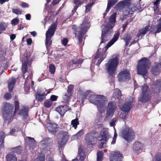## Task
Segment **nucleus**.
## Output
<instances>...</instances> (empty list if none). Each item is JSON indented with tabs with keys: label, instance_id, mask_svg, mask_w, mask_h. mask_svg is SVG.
I'll return each mask as SVG.
<instances>
[{
	"label": "nucleus",
	"instance_id": "4468645a",
	"mask_svg": "<svg viewBox=\"0 0 161 161\" xmlns=\"http://www.w3.org/2000/svg\"><path fill=\"white\" fill-rule=\"evenodd\" d=\"M151 88L153 89L155 93V95H159L158 100L157 101L158 102L161 100V79L157 80L151 85Z\"/></svg>",
	"mask_w": 161,
	"mask_h": 161
},
{
	"label": "nucleus",
	"instance_id": "0e129e2a",
	"mask_svg": "<svg viewBox=\"0 0 161 161\" xmlns=\"http://www.w3.org/2000/svg\"><path fill=\"white\" fill-rule=\"evenodd\" d=\"M68 40L66 38H64L61 41L62 44L64 46H66L68 42Z\"/></svg>",
	"mask_w": 161,
	"mask_h": 161
},
{
	"label": "nucleus",
	"instance_id": "0eeeda50",
	"mask_svg": "<svg viewBox=\"0 0 161 161\" xmlns=\"http://www.w3.org/2000/svg\"><path fill=\"white\" fill-rule=\"evenodd\" d=\"M57 26L56 24H53L46 32L45 44L47 48L52 44V41L51 39L55 33Z\"/></svg>",
	"mask_w": 161,
	"mask_h": 161
},
{
	"label": "nucleus",
	"instance_id": "f704fd0d",
	"mask_svg": "<svg viewBox=\"0 0 161 161\" xmlns=\"http://www.w3.org/2000/svg\"><path fill=\"white\" fill-rule=\"evenodd\" d=\"M16 81L15 79L14 78H12L9 80L8 84V87L9 91L12 92L15 85Z\"/></svg>",
	"mask_w": 161,
	"mask_h": 161
},
{
	"label": "nucleus",
	"instance_id": "2eb2a0df",
	"mask_svg": "<svg viewBox=\"0 0 161 161\" xmlns=\"http://www.w3.org/2000/svg\"><path fill=\"white\" fill-rule=\"evenodd\" d=\"M102 27L103 29L102 30V40L100 42L101 44L104 43L109 40L111 37L112 33L111 31V29H109L108 27L103 26Z\"/></svg>",
	"mask_w": 161,
	"mask_h": 161
},
{
	"label": "nucleus",
	"instance_id": "1a4fd4ad",
	"mask_svg": "<svg viewBox=\"0 0 161 161\" xmlns=\"http://www.w3.org/2000/svg\"><path fill=\"white\" fill-rule=\"evenodd\" d=\"M32 61V58L31 57L30 54L25 53L24 57L22 58V70L23 73V76L25 78L26 74L27 73V66L28 65H30Z\"/></svg>",
	"mask_w": 161,
	"mask_h": 161
},
{
	"label": "nucleus",
	"instance_id": "aec40b11",
	"mask_svg": "<svg viewBox=\"0 0 161 161\" xmlns=\"http://www.w3.org/2000/svg\"><path fill=\"white\" fill-rule=\"evenodd\" d=\"M133 102L132 99V100L126 101L120 107L121 110L125 113H128L133 107Z\"/></svg>",
	"mask_w": 161,
	"mask_h": 161
},
{
	"label": "nucleus",
	"instance_id": "7ed1b4c3",
	"mask_svg": "<svg viewBox=\"0 0 161 161\" xmlns=\"http://www.w3.org/2000/svg\"><path fill=\"white\" fill-rule=\"evenodd\" d=\"M90 22L89 18L88 17H86L82 23L80 27L77 28L75 35L78 37V43L79 44L81 43L82 41V36L90 27Z\"/></svg>",
	"mask_w": 161,
	"mask_h": 161
},
{
	"label": "nucleus",
	"instance_id": "13d9d810",
	"mask_svg": "<svg viewBox=\"0 0 161 161\" xmlns=\"http://www.w3.org/2000/svg\"><path fill=\"white\" fill-rule=\"evenodd\" d=\"M93 3L94 2L92 3H90V4L86 5V6L85 10V12L86 13H88L89 12L91 7L92 6Z\"/></svg>",
	"mask_w": 161,
	"mask_h": 161
},
{
	"label": "nucleus",
	"instance_id": "ddd939ff",
	"mask_svg": "<svg viewBox=\"0 0 161 161\" xmlns=\"http://www.w3.org/2000/svg\"><path fill=\"white\" fill-rule=\"evenodd\" d=\"M117 108V106L115 102H109L108 103L105 118L107 119L111 118L114 115Z\"/></svg>",
	"mask_w": 161,
	"mask_h": 161
},
{
	"label": "nucleus",
	"instance_id": "c03bdc74",
	"mask_svg": "<svg viewBox=\"0 0 161 161\" xmlns=\"http://www.w3.org/2000/svg\"><path fill=\"white\" fill-rule=\"evenodd\" d=\"M97 161H102L103 153L102 151H99L97 153Z\"/></svg>",
	"mask_w": 161,
	"mask_h": 161
},
{
	"label": "nucleus",
	"instance_id": "dca6fc26",
	"mask_svg": "<svg viewBox=\"0 0 161 161\" xmlns=\"http://www.w3.org/2000/svg\"><path fill=\"white\" fill-rule=\"evenodd\" d=\"M118 77L120 82L128 80L131 78L130 72L128 69H124L120 71L118 75Z\"/></svg>",
	"mask_w": 161,
	"mask_h": 161
},
{
	"label": "nucleus",
	"instance_id": "de8ad7c7",
	"mask_svg": "<svg viewBox=\"0 0 161 161\" xmlns=\"http://www.w3.org/2000/svg\"><path fill=\"white\" fill-rule=\"evenodd\" d=\"M19 22V18L16 17L13 19L11 21V24L13 25H18Z\"/></svg>",
	"mask_w": 161,
	"mask_h": 161
},
{
	"label": "nucleus",
	"instance_id": "5fc2aeb1",
	"mask_svg": "<svg viewBox=\"0 0 161 161\" xmlns=\"http://www.w3.org/2000/svg\"><path fill=\"white\" fill-rule=\"evenodd\" d=\"M2 135V137L3 138V139H2V138H1V146H0V147H1V148L3 147L4 146V145H3V143H4V138L5 137V133L3 132H1V135Z\"/></svg>",
	"mask_w": 161,
	"mask_h": 161
},
{
	"label": "nucleus",
	"instance_id": "e433bc0d",
	"mask_svg": "<svg viewBox=\"0 0 161 161\" xmlns=\"http://www.w3.org/2000/svg\"><path fill=\"white\" fill-rule=\"evenodd\" d=\"M78 156L79 157L81 161H83L86 158V155L80 147L79 148L78 155Z\"/></svg>",
	"mask_w": 161,
	"mask_h": 161
},
{
	"label": "nucleus",
	"instance_id": "9b49d317",
	"mask_svg": "<svg viewBox=\"0 0 161 161\" xmlns=\"http://www.w3.org/2000/svg\"><path fill=\"white\" fill-rule=\"evenodd\" d=\"M52 139L51 138H46L42 140L39 143L40 149L45 152L50 151L52 148Z\"/></svg>",
	"mask_w": 161,
	"mask_h": 161
},
{
	"label": "nucleus",
	"instance_id": "bf43d9fd",
	"mask_svg": "<svg viewBox=\"0 0 161 161\" xmlns=\"http://www.w3.org/2000/svg\"><path fill=\"white\" fill-rule=\"evenodd\" d=\"M161 31V20L159 22L157 26V29L156 31V33L160 32Z\"/></svg>",
	"mask_w": 161,
	"mask_h": 161
},
{
	"label": "nucleus",
	"instance_id": "69168bd1",
	"mask_svg": "<svg viewBox=\"0 0 161 161\" xmlns=\"http://www.w3.org/2000/svg\"><path fill=\"white\" fill-rule=\"evenodd\" d=\"M58 98L57 96L54 95H52L51 96L50 99L52 101H55L57 100Z\"/></svg>",
	"mask_w": 161,
	"mask_h": 161
},
{
	"label": "nucleus",
	"instance_id": "a878e982",
	"mask_svg": "<svg viewBox=\"0 0 161 161\" xmlns=\"http://www.w3.org/2000/svg\"><path fill=\"white\" fill-rule=\"evenodd\" d=\"M70 110V108L66 105L59 106L56 109V111L61 116H63L67 111Z\"/></svg>",
	"mask_w": 161,
	"mask_h": 161
},
{
	"label": "nucleus",
	"instance_id": "f03ea898",
	"mask_svg": "<svg viewBox=\"0 0 161 161\" xmlns=\"http://www.w3.org/2000/svg\"><path fill=\"white\" fill-rule=\"evenodd\" d=\"M119 34V32L116 33L114 35L112 39L108 42L106 46L102 48H99L95 54L94 59L92 63H95L97 60V62L96 65L99 66L102 62L106 57V52L108 48L112 46L118 39Z\"/></svg>",
	"mask_w": 161,
	"mask_h": 161
},
{
	"label": "nucleus",
	"instance_id": "680f3d73",
	"mask_svg": "<svg viewBox=\"0 0 161 161\" xmlns=\"http://www.w3.org/2000/svg\"><path fill=\"white\" fill-rule=\"evenodd\" d=\"M127 113H122L121 112L119 114V117L121 119H125L126 118Z\"/></svg>",
	"mask_w": 161,
	"mask_h": 161
},
{
	"label": "nucleus",
	"instance_id": "37998d69",
	"mask_svg": "<svg viewBox=\"0 0 161 161\" xmlns=\"http://www.w3.org/2000/svg\"><path fill=\"white\" fill-rule=\"evenodd\" d=\"M125 1H126V0H124V1L119 2L116 5V7L118 8L123 9L126 5Z\"/></svg>",
	"mask_w": 161,
	"mask_h": 161
},
{
	"label": "nucleus",
	"instance_id": "423d86ee",
	"mask_svg": "<svg viewBox=\"0 0 161 161\" xmlns=\"http://www.w3.org/2000/svg\"><path fill=\"white\" fill-rule=\"evenodd\" d=\"M119 135L128 142L131 141L135 139V132L132 129L128 126L123 128Z\"/></svg>",
	"mask_w": 161,
	"mask_h": 161
},
{
	"label": "nucleus",
	"instance_id": "6ab92c4d",
	"mask_svg": "<svg viewBox=\"0 0 161 161\" xmlns=\"http://www.w3.org/2000/svg\"><path fill=\"white\" fill-rule=\"evenodd\" d=\"M149 26L147 25L139 31L136 37L135 38V42H131V45L133 44L138 41L139 39H141L148 31Z\"/></svg>",
	"mask_w": 161,
	"mask_h": 161
},
{
	"label": "nucleus",
	"instance_id": "a19ab883",
	"mask_svg": "<svg viewBox=\"0 0 161 161\" xmlns=\"http://www.w3.org/2000/svg\"><path fill=\"white\" fill-rule=\"evenodd\" d=\"M132 37L130 35H127L126 36L125 35L123 39L125 42V46H127L130 42Z\"/></svg>",
	"mask_w": 161,
	"mask_h": 161
},
{
	"label": "nucleus",
	"instance_id": "052dcab7",
	"mask_svg": "<svg viewBox=\"0 0 161 161\" xmlns=\"http://www.w3.org/2000/svg\"><path fill=\"white\" fill-rule=\"evenodd\" d=\"M12 97V95L10 93H6L4 96V98L8 100L10 99Z\"/></svg>",
	"mask_w": 161,
	"mask_h": 161
},
{
	"label": "nucleus",
	"instance_id": "8fccbe9b",
	"mask_svg": "<svg viewBox=\"0 0 161 161\" xmlns=\"http://www.w3.org/2000/svg\"><path fill=\"white\" fill-rule=\"evenodd\" d=\"M49 71L52 74H54L55 73V67L54 65L51 64L49 66Z\"/></svg>",
	"mask_w": 161,
	"mask_h": 161
},
{
	"label": "nucleus",
	"instance_id": "7c9ffc66",
	"mask_svg": "<svg viewBox=\"0 0 161 161\" xmlns=\"http://www.w3.org/2000/svg\"><path fill=\"white\" fill-rule=\"evenodd\" d=\"M28 110V108L26 107H23L19 111V114L20 115H22L23 119H26L28 117L27 111Z\"/></svg>",
	"mask_w": 161,
	"mask_h": 161
},
{
	"label": "nucleus",
	"instance_id": "49530a36",
	"mask_svg": "<svg viewBox=\"0 0 161 161\" xmlns=\"http://www.w3.org/2000/svg\"><path fill=\"white\" fill-rule=\"evenodd\" d=\"M153 161H161V153H158L153 158Z\"/></svg>",
	"mask_w": 161,
	"mask_h": 161
},
{
	"label": "nucleus",
	"instance_id": "cd10ccee",
	"mask_svg": "<svg viewBox=\"0 0 161 161\" xmlns=\"http://www.w3.org/2000/svg\"><path fill=\"white\" fill-rule=\"evenodd\" d=\"M118 1V0H109L108 1L107 7L105 11L106 12L103 14V18H104L111 7L114 5Z\"/></svg>",
	"mask_w": 161,
	"mask_h": 161
},
{
	"label": "nucleus",
	"instance_id": "864d4df0",
	"mask_svg": "<svg viewBox=\"0 0 161 161\" xmlns=\"http://www.w3.org/2000/svg\"><path fill=\"white\" fill-rule=\"evenodd\" d=\"M44 105L47 108L50 107L53 104L52 102L49 100H47L44 102Z\"/></svg>",
	"mask_w": 161,
	"mask_h": 161
},
{
	"label": "nucleus",
	"instance_id": "4c0bfd02",
	"mask_svg": "<svg viewBox=\"0 0 161 161\" xmlns=\"http://www.w3.org/2000/svg\"><path fill=\"white\" fill-rule=\"evenodd\" d=\"M83 130H80L77 134L73 135L72 137V140H77L80 138L81 136L83 134Z\"/></svg>",
	"mask_w": 161,
	"mask_h": 161
},
{
	"label": "nucleus",
	"instance_id": "39448f33",
	"mask_svg": "<svg viewBox=\"0 0 161 161\" xmlns=\"http://www.w3.org/2000/svg\"><path fill=\"white\" fill-rule=\"evenodd\" d=\"M151 64L149 60L147 58H144L139 61L137 66V71L139 75L144 76V79L146 78L145 77L147 73V69L150 66Z\"/></svg>",
	"mask_w": 161,
	"mask_h": 161
},
{
	"label": "nucleus",
	"instance_id": "a211bd4d",
	"mask_svg": "<svg viewBox=\"0 0 161 161\" xmlns=\"http://www.w3.org/2000/svg\"><path fill=\"white\" fill-rule=\"evenodd\" d=\"M95 134L91 132L86 134L85 136V140L88 145L94 144L97 142V138L95 136Z\"/></svg>",
	"mask_w": 161,
	"mask_h": 161
},
{
	"label": "nucleus",
	"instance_id": "b1692460",
	"mask_svg": "<svg viewBox=\"0 0 161 161\" xmlns=\"http://www.w3.org/2000/svg\"><path fill=\"white\" fill-rule=\"evenodd\" d=\"M159 62L160 64L154 63V65L152 67V72L154 75L158 74L160 72V68L161 67V57L160 58Z\"/></svg>",
	"mask_w": 161,
	"mask_h": 161
},
{
	"label": "nucleus",
	"instance_id": "f3484780",
	"mask_svg": "<svg viewBox=\"0 0 161 161\" xmlns=\"http://www.w3.org/2000/svg\"><path fill=\"white\" fill-rule=\"evenodd\" d=\"M57 137L58 144L62 146H64L67 142L68 138L67 132L64 131H60L58 134Z\"/></svg>",
	"mask_w": 161,
	"mask_h": 161
},
{
	"label": "nucleus",
	"instance_id": "bb28decb",
	"mask_svg": "<svg viewBox=\"0 0 161 161\" xmlns=\"http://www.w3.org/2000/svg\"><path fill=\"white\" fill-rule=\"evenodd\" d=\"M116 119L115 118H113L111 120L110 123V125L111 126H114V136L113 139V140L112 142H111V144L113 145L115 144L116 142V140L117 139V134L116 133V129L114 127V126L115 125V123L116 122Z\"/></svg>",
	"mask_w": 161,
	"mask_h": 161
},
{
	"label": "nucleus",
	"instance_id": "f257e3e1",
	"mask_svg": "<svg viewBox=\"0 0 161 161\" xmlns=\"http://www.w3.org/2000/svg\"><path fill=\"white\" fill-rule=\"evenodd\" d=\"M82 96L83 99L89 97V101L97 106L100 115L102 117L104 116L106 103L108 101V99L102 95H95L90 91H87Z\"/></svg>",
	"mask_w": 161,
	"mask_h": 161
},
{
	"label": "nucleus",
	"instance_id": "5701e85b",
	"mask_svg": "<svg viewBox=\"0 0 161 161\" xmlns=\"http://www.w3.org/2000/svg\"><path fill=\"white\" fill-rule=\"evenodd\" d=\"M100 136L99 138L101 137V139L105 141H107L110 137V135L108 132V129L103 128L100 132Z\"/></svg>",
	"mask_w": 161,
	"mask_h": 161
},
{
	"label": "nucleus",
	"instance_id": "ea45409f",
	"mask_svg": "<svg viewBox=\"0 0 161 161\" xmlns=\"http://www.w3.org/2000/svg\"><path fill=\"white\" fill-rule=\"evenodd\" d=\"M36 98L38 101L41 102L45 98V97L43 93H37L36 95Z\"/></svg>",
	"mask_w": 161,
	"mask_h": 161
},
{
	"label": "nucleus",
	"instance_id": "58836bf2",
	"mask_svg": "<svg viewBox=\"0 0 161 161\" xmlns=\"http://www.w3.org/2000/svg\"><path fill=\"white\" fill-rule=\"evenodd\" d=\"M122 96V94L120 91L118 89H116L114 91L113 97L114 98L119 99Z\"/></svg>",
	"mask_w": 161,
	"mask_h": 161
},
{
	"label": "nucleus",
	"instance_id": "393cba45",
	"mask_svg": "<svg viewBox=\"0 0 161 161\" xmlns=\"http://www.w3.org/2000/svg\"><path fill=\"white\" fill-rule=\"evenodd\" d=\"M116 15V13H114L112 14L109 18V24H107L106 25H103V26L108 27V28L109 29H111L114 26V24L115 23Z\"/></svg>",
	"mask_w": 161,
	"mask_h": 161
},
{
	"label": "nucleus",
	"instance_id": "6e6552de",
	"mask_svg": "<svg viewBox=\"0 0 161 161\" xmlns=\"http://www.w3.org/2000/svg\"><path fill=\"white\" fill-rule=\"evenodd\" d=\"M148 90L149 87L147 85H144L142 87L140 96L139 98V100L140 102L145 103L149 101L151 94Z\"/></svg>",
	"mask_w": 161,
	"mask_h": 161
},
{
	"label": "nucleus",
	"instance_id": "2f4dec72",
	"mask_svg": "<svg viewBox=\"0 0 161 161\" xmlns=\"http://www.w3.org/2000/svg\"><path fill=\"white\" fill-rule=\"evenodd\" d=\"M83 2L84 0H74V3L76 5L72 11L73 14L75 12L78 7L83 3Z\"/></svg>",
	"mask_w": 161,
	"mask_h": 161
},
{
	"label": "nucleus",
	"instance_id": "c9c22d12",
	"mask_svg": "<svg viewBox=\"0 0 161 161\" xmlns=\"http://www.w3.org/2000/svg\"><path fill=\"white\" fill-rule=\"evenodd\" d=\"M25 139L28 142L29 144L30 147H32L35 146L36 141L34 138L29 137H26Z\"/></svg>",
	"mask_w": 161,
	"mask_h": 161
},
{
	"label": "nucleus",
	"instance_id": "603ef678",
	"mask_svg": "<svg viewBox=\"0 0 161 161\" xmlns=\"http://www.w3.org/2000/svg\"><path fill=\"white\" fill-rule=\"evenodd\" d=\"M103 140H101V139L99 140L98 147L100 148L106 147V143L102 142Z\"/></svg>",
	"mask_w": 161,
	"mask_h": 161
},
{
	"label": "nucleus",
	"instance_id": "4be33fe9",
	"mask_svg": "<svg viewBox=\"0 0 161 161\" xmlns=\"http://www.w3.org/2000/svg\"><path fill=\"white\" fill-rule=\"evenodd\" d=\"M161 0H156L154 3V6L153 7L154 11V17L159 19H161V12L159 11V4Z\"/></svg>",
	"mask_w": 161,
	"mask_h": 161
},
{
	"label": "nucleus",
	"instance_id": "a18cd8bd",
	"mask_svg": "<svg viewBox=\"0 0 161 161\" xmlns=\"http://www.w3.org/2000/svg\"><path fill=\"white\" fill-rule=\"evenodd\" d=\"M78 120V118H76L71 121V124L72 125V127H74L75 129L77 128V125L79 124Z\"/></svg>",
	"mask_w": 161,
	"mask_h": 161
},
{
	"label": "nucleus",
	"instance_id": "72a5a7b5",
	"mask_svg": "<svg viewBox=\"0 0 161 161\" xmlns=\"http://www.w3.org/2000/svg\"><path fill=\"white\" fill-rule=\"evenodd\" d=\"M143 147V144L139 142H135L133 146V148L135 150L138 152H140L142 151Z\"/></svg>",
	"mask_w": 161,
	"mask_h": 161
},
{
	"label": "nucleus",
	"instance_id": "338daca9",
	"mask_svg": "<svg viewBox=\"0 0 161 161\" xmlns=\"http://www.w3.org/2000/svg\"><path fill=\"white\" fill-rule=\"evenodd\" d=\"M21 5L23 8H28L29 7V5L27 3L24 2L21 3Z\"/></svg>",
	"mask_w": 161,
	"mask_h": 161
},
{
	"label": "nucleus",
	"instance_id": "6e6d98bb",
	"mask_svg": "<svg viewBox=\"0 0 161 161\" xmlns=\"http://www.w3.org/2000/svg\"><path fill=\"white\" fill-rule=\"evenodd\" d=\"M45 161V155L44 154H41L40 156H39L36 158L35 161Z\"/></svg>",
	"mask_w": 161,
	"mask_h": 161
},
{
	"label": "nucleus",
	"instance_id": "774afa93",
	"mask_svg": "<svg viewBox=\"0 0 161 161\" xmlns=\"http://www.w3.org/2000/svg\"><path fill=\"white\" fill-rule=\"evenodd\" d=\"M155 25H152L150 28V27L149 26L148 31H153L155 30Z\"/></svg>",
	"mask_w": 161,
	"mask_h": 161
},
{
	"label": "nucleus",
	"instance_id": "412c9836",
	"mask_svg": "<svg viewBox=\"0 0 161 161\" xmlns=\"http://www.w3.org/2000/svg\"><path fill=\"white\" fill-rule=\"evenodd\" d=\"M122 155L119 152H114L110 155V161H122Z\"/></svg>",
	"mask_w": 161,
	"mask_h": 161
},
{
	"label": "nucleus",
	"instance_id": "79ce46f5",
	"mask_svg": "<svg viewBox=\"0 0 161 161\" xmlns=\"http://www.w3.org/2000/svg\"><path fill=\"white\" fill-rule=\"evenodd\" d=\"M22 148L21 146H19L12 148V151L18 154L20 153L22 151Z\"/></svg>",
	"mask_w": 161,
	"mask_h": 161
},
{
	"label": "nucleus",
	"instance_id": "c756f323",
	"mask_svg": "<svg viewBox=\"0 0 161 161\" xmlns=\"http://www.w3.org/2000/svg\"><path fill=\"white\" fill-rule=\"evenodd\" d=\"M32 76L31 74H30L29 75H28L27 77V80L25 81V83L24 89L25 91L26 92H28L30 89V87L29 86V84L30 81H31L30 80Z\"/></svg>",
	"mask_w": 161,
	"mask_h": 161
},
{
	"label": "nucleus",
	"instance_id": "4d7b16f0",
	"mask_svg": "<svg viewBox=\"0 0 161 161\" xmlns=\"http://www.w3.org/2000/svg\"><path fill=\"white\" fill-rule=\"evenodd\" d=\"M12 12L16 14H21L22 13V10L19 9H12Z\"/></svg>",
	"mask_w": 161,
	"mask_h": 161
},
{
	"label": "nucleus",
	"instance_id": "473e14b6",
	"mask_svg": "<svg viewBox=\"0 0 161 161\" xmlns=\"http://www.w3.org/2000/svg\"><path fill=\"white\" fill-rule=\"evenodd\" d=\"M6 161H17V159L16 155L14 153H9L6 157Z\"/></svg>",
	"mask_w": 161,
	"mask_h": 161
},
{
	"label": "nucleus",
	"instance_id": "f8f14e48",
	"mask_svg": "<svg viewBox=\"0 0 161 161\" xmlns=\"http://www.w3.org/2000/svg\"><path fill=\"white\" fill-rule=\"evenodd\" d=\"M12 55V53L8 50L5 49L1 51V59L3 60L2 64H1V69H5L7 68L8 64L6 60Z\"/></svg>",
	"mask_w": 161,
	"mask_h": 161
},
{
	"label": "nucleus",
	"instance_id": "9d476101",
	"mask_svg": "<svg viewBox=\"0 0 161 161\" xmlns=\"http://www.w3.org/2000/svg\"><path fill=\"white\" fill-rule=\"evenodd\" d=\"M14 106L9 103H5L3 109V115L6 119L12 118L13 116V110Z\"/></svg>",
	"mask_w": 161,
	"mask_h": 161
},
{
	"label": "nucleus",
	"instance_id": "3c124183",
	"mask_svg": "<svg viewBox=\"0 0 161 161\" xmlns=\"http://www.w3.org/2000/svg\"><path fill=\"white\" fill-rule=\"evenodd\" d=\"M7 26L6 23L3 22L1 23V33L5 30Z\"/></svg>",
	"mask_w": 161,
	"mask_h": 161
},
{
	"label": "nucleus",
	"instance_id": "09e8293b",
	"mask_svg": "<svg viewBox=\"0 0 161 161\" xmlns=\"http://www.w3.org/2000/svg\"><path fill=\"white\" fill-rule=\"evenodd\" d=\"M73 89V85H70L68 86L67 92L68 93L69 96H71Z\"/></svg>",
	"mask_w": 161,
	"mask_h": 161
},
{
	"label": "nucleus",
	"instance_id": "20e7f679",
	"mask_svg": "<svg viewBox=\"0 0 161 161\" xmlns=\"http://www.w3.org/2000/svg\"><path fill=\"white\" fill-rule=\"evenodd\" d=\"M119 63L117 55H114L105 64V67L107 73L112 75L116 72Z\"/></svg>",
	"mask_w": 161,
	"mask_h": 161
},
{
	"label": "nucleus",
	"instance_id": "c85d7f7f",
	"mask_svg": "<svg viewBox=\"0 0 161 161\" xmlns=\"http://www.w3.org/2000/svg\"><path fill=\"white\" fill-rule=\"evenodd\" d=\"M46 126L49 131L53 133L56 131L57 125L55 123H47L46 125Z\"/></svg>",
	"mask_w": 161,
	"mask_h": 161
},
{
	"label": "nucleus",
	"instance_id": "e2e57ef3",
	"mask_svg": "<svg viewBox=\"0 0 161 161\" xmlns=\"http://www.w3.org/2000/svg\"><path fill=\"white\" fill-rule=\"evenodd\" d=\"M71 96H69L68 93L67 92L64 96L63 98L65 101H67L69 100Z\"/></svg>",
	"mask_w": 161,
	"mask_h": 161
}]
</instances>
